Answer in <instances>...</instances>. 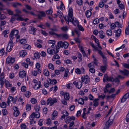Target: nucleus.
<instances>
[{
	"mask_svg": "<svg viewBox=\"0 0 129 129\" xmlns=\"http://www.w3.org/2000/svg\"><path fill=\"white\" fill-rule=\"evenodd\" d=\"M113 79L114 78L113 77L111 76H108L107 74H105L104 75V76L103 81L104 82H105L108 81L113 82Z\"/></svg>",
	"mask_w": 129,
	"mask_h": 129,
	"instance_id": "nucleus-3",
	"label": "nucleus"
},
{
	"mask_svg": "<svg viewBox=\"0 0 129 129\" xmlns=\"http://www.w3.org/2000/svg\"><path fill=\"white\" fill-rule=\"evenodd\" d=\"M9 30H6L3 31L2 33V34L3 35H4L5 37H8V36L7 35V34L9 33Z\"/></svg>",
	"mask_w": 129,
	"mask_h": 129,
	"instance_id": "nucleus-29",
	"label": "nucleus"
},
{
	"mask_svg": "<svg viewBox=\"0 0 129 129\" xmlns=\"http://www.w3.org/2000/svg\"><path fill=\"white\" fill-rule=\"evenodd\" d=\"M122 72L125 75L127 76L129 74V71L128 70H124V71H122Z\"/></svg>",
	"mask_w": 129,
	"mask_h": 129,
	"instance_id": "nucleus-45",
	"label": "nucleus"
},
{
	"mask_svg": "<svg viewBox=\"0 0 129 129\" xmlns=\"http://www.w3.org/2000/svg\"><path fill=\"white\" fill-rule=\"evenodd\" d=\"M98 53L102 57L103 59V63L104 64H105L106 63L107 59L105 56L104 55L103 52L100 50H98Z\"/></svg>",
	"mask_w": 129,
	"mask_h": 129,
	"instance_id": "nucleus-6",
	"label": "nucleus"
},
{
	"mask_svg": "<svg viewBox=\"0 0 129 129\" xmlns=\"http://www.w3.org/2000/svg\"><path fill=\"white\" fill-rule=\"evenodd\" d=\"M6 106V104L5 102H3L0 105V107L2 108H5Z\"/></svg>",
	"mask_w": 129,
	"mask_h": 129,
	"instance_id": "nucleus-46",
	"label": "nucleus"
},
{
	"mask_svg": "<svg viewBox=\"0 0 129 129\" xmlns=\"http://www.w3.org/2000/svg\"><path fill=\"white\" fill-rule=\"evenodd\" d=\"M73 84L75 85L76 87L78 89L80 88L82 86V83L81 82L78 81L77 82L76 81H75L73 82Z\"/></svg>",
	"mask_w": 129,
	"mask_h": 129,
	"instance_id": "nucleus-10",
	"label": "nucleus"
},
{
	"mask_svg": "<svg viewBox=\"0 0 129 129\" xmlns=\"http://www.w3.org/2000/svg\"><path fill=\"white\" fill-rule=\"evenodd\" d=\"M15 11L16 13L15 14H17L18 15V16H17V17H16V20L18 21H23L24 19L22 17L21 15L19 14L22 13L21 11L18 9L15 10Z\"/></svg>",
	"mask_w": 129,
	"mask_h": 129,
	"instance_id": "nucleus-4",
	"label": "nucleus"
},
{
	"mask_svg": "<svg viewBox=\"0 0 129 129\" xmlns=\"http://www.w3.org/2000/svg\"><path fill=\"white\" fill-rule=\"evenodd\" d=\"M99 22V19L98 18L95 19L93 21V23L95 24H98Z\"/></svg>",
	"mask_w": 129,
	"mask_h": 129,
	"instance_id": "nucleus-62",
	"label": "nucleus"
},
{
	"mask_svg": "<svg viewBox=\"0 0 129 129\" xmlns=\"http://www.w3.org/2000/svg\"><path fill=\"white\" fill-rule=\"evenodd\" d=\"M78 103L79 104L83 105L84 103V100L82 98H80L78 101Z\"/></svg>",
	"mask_w": 129,
	"mask_h": 129,
	"instance_id": "nucleus-38",
	"label": "nucleus"
},
{
	"mask_svg": "<svg viewBox=\"0 0 129 129\" xmlns=\"http://www.w3.org/2000/svg\"><path fill=\"white\" fill-rule=\"evenodd\" d=\"M103 66H101L100 67V69L104 73L107 68V65L106 63Z\"/></svg>",
	"mask_w": 129,
	"mask_h": 129,
	"instance_id": "nucleus-21",
	"label": "nucleus"
},
{
	"mask_svg": "<svg viewBox=\"0 0 129 129\" xmlns=\"http://www.w3.org/2000/svg\"><path fill=\"white\" fill-rule=\"evenodd\" d=\"M81 79L82 82L85 83H88L90 81V78L87 75L82 76Z\"/></svg>",
	"mask_w": 129,
	"mask_h": 129,
	"instance_id": "nucleus-9",
	"label": "nucleus"
},
{
	"mask_svg": "<svg viewBox=\"0 0 129 129\" xmlns=\"http://www.w3.org/2000/svg\"><path fill=\"white\" fill-rule=\"evenodd\" d=\"M64 97L65 99L66 100H68L69 99V94L67 93H66L64 94Z\"/></svg>",
	"mask_w": 129,
	"mask_h": 129,
	"instance_id": "nucleus-44",
	"label": "nucleus"
},
{
	"mask_svg": "<svg viewBox=\"0 0 129 129\" xmlns=\"http://www.w3.org/2000/svg\"><path fill=\"white\" fill-rule=\"evenodd\" d=\"M91 12L89 10H87L86 11L85 15L87 18L90 17L91 15Z\"/></svg>",
	"mask_w": 129,
	"mask_h": 129,
	"instance_id": "nucleus-25",
	"label": "nucleus"
},
{
	"mask_svg": "<svg viewBox=\"0 0 129 129\" xmlns=\"http://www.w3.org/2000/svg\"><path fill=\"white\" fill-rule=\"evenodd\" d=\"M77 54L78 57V61L79 62H80L82 60V55L79 52H77Z\"/></svg>",
	"mask_w": 129,
	"mask_h": 129,
	"instance_id": "nucleus-24",
	"label": "nucleus"
},
{
	"mask_svg": "<svg viewBox=\"0 0 129 129\" xmlns=\"http://www.w3.org/2000/svg\"><path fill=\"white\" fill-rule=\"evenodd\" d=\"M60 8L61 10H63L65 9L64 6L62 1L61 2V4Z\"/></svg>",
	"mask_w": 129,
	"mask_h": 129,
	"instance_id": "nucleus-51",
	"label": "nucleus"
},
{
	"mask_svg": "<svg viewBox=\"0 0 129 129\" xmlns=\"http://www.w3.org/2000/svg\"><path fill=\"white\" fill-rule=\"evenodd\" d=\"M58 88L57 86H56L54 87H52L50 89V91L53 90L54 92H55L57 90Z\"/></svg>",
	"mask_w": 129,
	"mask_h": 129,
	"instance_id": "nucleus-31",
	"label": "nucleus"
},
{
	"mask_svg": "<svg viewBox=\"0 0 129 129\" xmlns=\"http://www.w3.org/2000/svg\"><path fill=\"white\" fill-rule=\"evenodd\" d=\"M43 74L46 76H48L49 74V72L48 70L45 69L44 70Z\"/></svg>",
	"mask_w": 129,
	"mask_h": 129,
	"instance_id": "nucleus-39",
	"label": "nucleus"
},
{
	"mask_svg": "<svg viewBox=\"0 0 129 129\" xmlns=\"http://www.w3.org/2000/svg\"><path fill=\"white\" fill-rule=\"evenodd\" d=\"M31 108V106L30 104H27L26 105V109L27 110L30 111Z\"/></svg>",
	"mask_w": 129,
	"mask_h": 129,
	"instance_id": "nucleus-55",
	"label": "nucleus"
},
{
	"mask_svg": "<svg viewBox=\"0 0 129 129\" xmlns=\"http://www.w3.org/2000/svg\"><path fill=\"white\" fill-rule=\"evenodd\" d=\"M5 81H4V79L0 78V84L1 85V88H2L4 84Z\"/></svg>",
	"mask_w": 129,
	"mask_h": 129,
	"instance_id": "nucleus-40",
	"label": "nucleus"
},
{
	"mask_svg": "<svg viewBox=\"0 0 129 129\" xmlns=\"http://www.w3.org/2000/svg\"><path fill=\"white\" fill-rule=\"evenodd\" d=\"M98 53L102 57L103 59V63L104 64H105L106 63L107 59L105 56L104 55L103 52L100 50H98Z\"/></svg>",
	"mask_w": 129,
	"mask_h": 129,
	"instance_id": "nucleus-7",
	"label": "nucleus"
},
{
	"mask_svg": "<svg viewBox=\"0 0 129 129\" xmlns=\"http://www.w3.org/2000/svg\"><path fill=\"white\" fill-rule=\"evenodd\" d=\"M24 95L26 97L29 98L31 95V93L29 91H26L24 94Z\"/></svg>",
	"mask_w": 129,
	"mask_h": 129,
	"instance_id": "nucleus-34",
	"label": "nucleus"
},
{
	"mask_svg": "<svg viewBox=\"0 0 129 129\" xmlns=\"http://www.w3.org/2000/svg\"><path fill=\"white\" fill-rule=\"evenodd\" d=\"M20 127L21 129H28L26 128V125L25 124H22L21 125Z\"/></svg>",
	"mask_w": 129,
	"mask_h": 129,
	"instance_id": "nucleus-61",
	"label": "nucleus"
},
{
	"mask_svg": "<svg viewBox=\"0 0 129 129\" xmlns=\"http://www.w3.org/2000/svg\"><path fill=\"white\" fill-rule=\"evenodd\" d=\"M69 72V70L67 69H66L65 70V73L64 76V78L65 79H66L67 78V77L68 75V73Z\"/></svg>",
	"mask_w": 129,
	"mask_h": 129,
	"instance_id": "nucleus-37",
	"label": "nucleus"
},
{
	"mask_svg": "<svg viewBox=\"0 0 129 129\" xmlns=\"http://www.w3.org/2000/svg\"><path fill=\"white\" fill-rule=\"evenodd\" d=\"M73 25L75 26H78L79 25V22L78 20H74L72 22H71Z\"/></svg>",
	"mask_w": 129,
	"mask_h": 129,
	"instance_id": "nucleus-41",
	"label": "nucleus"
},
{
	"mask_svg": "<svg viewBox=\"0 0 129 129\" xmlns=\"http://www.w3.org/2000/svg\"><path fill=\"white\" fill-rule=\"evenodd\" d=\"M1 21L0 23V27H1L2 26H3L5 25L6 23V21L5 20Z\"/></svg>",
	"mask_w": 129,
	"mask_h": 129,
	"instance_id": "nucleus-57",
	"label": "nucleus"
},
{
	"mask_svg": "<svg viewBox=\"0 0 129 129\" xmlns=\"http://www.w3.org/2000/svg\"><path fill=\"white\" fill-rule=\"evenodd\" d=\"M20 56L22 57H24L26 54V52L25 50H22L20 52Z\"/></svg>",
	"mask_w": 129,
	"mask_h": 129,
	"instance_id": "nucleus-23",
	"label": "nucleus"
},
{
	"mask_svg": "<svg viewBox=\"0 0 129 129\" xmlns=\"http://www.w3.org/2000/svg\"><path fill=\"white\" fill-rule=\"evenodd\" d=\"M17 16H18V15L17 14H14L13 16H12L10 20V22L13 23V22L16 19V17H17Z\"/></svg>",
	"mask_w": 129,
	"mask_h": 129,
	"instance_id": "nucleus-18",
	"label": "nucleus"
},
{
	"mask_svg": "<svg viewBox=\"0 0 129 129\" xmlns=\"http://www.w3.org/2000/svg\"><path fill=\"white\" fill-rule=\"evenodd\" d=\"M50 29L51 31L49 32V33L51 35L57 36L62 39L66 40L69 38L68 35L67 34L63 33L58 34L56 33L55 32H57L58 30L55 26L54 27V28H50Z\"/></svg>",
	"mask_w": 129,
	"mask_h": 129,
	"instance_id": "nucleus-1",
	"label": "nucleus"
},
{
	"mask_svg": "<svg viewBox=\"0 0 129 129\" xmlns=\"http://www.w3.org/2000/svg\"><path fill=\"white\" fill-rule=\"evenodd\" d=\"M43 120L42 119H40L38 122V125L40 126H41L43 125L42 122Z\"/></svg>",
	"mask_w": 129,
	"mask_h": 129,
	"instance_id": "nucleus-56",
	"label": "nucleus"
},
{
	"mask_svg": "<svg viewBox=\"0 0 129 129\" xmlns=\"http://www.w3.org/2000/svg\"><path fill=\"white\" fill-rule=\"evenodd\" d=\"M48 67L49 69L52 70H54V66L52 63H50L49 64Z\"/></svg>",
	"mask_w": 129,
	"mask_h": 129,
	"instance_id": "nucleus-52",
	"label": "nucleus"
},
{
	"mask_svg": "<svg viewBox=\"0 0 129 129\" xmlns=\"http://www.w3.org/2000/svg\"><path fill=\"white\" fill-rule=\"evenodd\" d=\"M75 119V117L74 116H68L66 118V120L65 121V122L66 123H69L72 120H74Z\"/></svg>",
	"mask_w": 129,
	"mask_h": 129,
	"instance_id": "nucleus-12",
	"label": "nucleus"
},
{
	"mask_svg": "<svg viewBox=\"0 0 129 129\" xmlns=\"http://www.w3.org/2000/svg\"><path fill=\"white\" fill-rule=\"evenodd\" d=\"M68 15H73V10L71 8H69Z\"/></svg>",
	"mask_w": 129,
	"mask_h": 129,
	"instance_id": "nucleus-48",
	"label": "nucleus"
},
{
	"mask_svg": "<svg viewBox=\"0 0 129 129\" xmlns=\"http://www.w3.org/2000/svg\"><path fill=\"white\" fill-rule=\"evenodd\" d=\"M94 41H95V43H96L97 44V46L98 47V48L101 49H102V48L101 47L100 45V43L99 40L97 39Z\"/></svg>",
	"mask_w": 129,
	"mask_h": 129,
	"instance_id": "nucleus-43",
	"label": "nucleus"
},
{
	"mask_svg": "<svg viewBox=\"0 0 129 129\" xmlns=\"http://www.w3.org/2000/svg\"><path fill=\"white\" fill-rule=\"evenodd\" d=\"M14 35H13L12 34H11V32L9 35V37L10 40L9 41V42H10V43H13L12 40L14 38Z\"/></svg>",
	"mask_w": 129,
	"mask_h": 129,
	"instance_id": "nucleus-36",
	"label": "nucleus"
},
{
	"mask_svg": "<svg viewBox=\"0 0 129 129\" xmlns=\"http://www.w3.org/2000/svg\"><path fill=\"white\" fill-rule=\"evenodd\" d=\"M39 17L41 16L42 17H45L46 16V14L43 11H40L39 14L38 15Z\"/></svg>",
	"mask_w": 129,
	"mask_h": 129,
	"instance_id": "nucleus-32",
	"label": "nucleus"
},
{
	"mask_svg": "<svg viewBox=\"0 0 129 129\" xmlns=\"http://www.w3.org/2000/svg\"><path fill=\"white\" fill-rule=\"evenodd\" d=\"M13 98L11 96H9V97L8 98V101H7V103L8 105H9L10 102L12 101Z\"/></svg>",
	"mask_w": 129,
	"mask_h": 129,
	"instance_id": "nucleus-42",
	"label": "nucleus"
},
{
	"mask_svg": "<svg viewBox=\"0 0 129 129\" xmlns=\"http://www.w3.org/2000/svg\"><path fill=\"white\" fill-rule=\"evenodd\" d=\"M26 73L25 71L23 70L20 71L19 73V77L21 78H24L25 77Z\"/></svg>",
	"mask_w": 129,
	"mask_h": 129,
	"instance_id": "nucleus-17",
	"label": "nucleus"
},
{
	"mask_svg": "<svg viewBox=\"0 0 129 129\" xmlns=\"http://www.w3.org/2000/svg\"><path fill=\"white\" fill-rule=\"evenodd\" d=\"M18 31L17 30H16L13 29L11 32V34H12L14 35H17L18 33Z\"/></svg>",
	"mask_w": 129,
	"mask_h": 129,
	"instance_id": "nucleus-28",
	"label": "nucleus"
},
{
	"mask_svg": "<svg viewBox=\"0 0 129 129\" xmlns=\"http://www.w3.org/2000/svg\"><path fill=\"white\" fill-rule=\"evenodd\" d=\"M54 49H51L50 48L47 49V52L51 55H52L53 53H54Z\"/></svg>",
	"mask_w": 129,
	"mask_h": 129,
	"instance_id": "nucleus-20",
	"label": "nucleus"
},
{
	"mask_svg": "<svg viewBox=\"0 0 129 129\" xmlns=\"http://www.w3.org/2000/svg\"><path fill=\"white\" fill-rule=\"evenodd\" d=\"M103 34V32L102 30L100 31L99 32V37L101 39H103L105 37V36Z\"/></svg>",
	"mask_w": 129,
	"mask_h": 129,
	"instance_id": "nucleus-22",
	"label": "nucleus"
},
{
	"mask_svg": "<svg viewBox=\"0 0 129 129\" xmlns=\"http://www.w3.org/2000/svg\"><path fill=\"white\" fill-rule=\"evenodd\" d=\"M76 2L79 5L81 6L82 4L83 1L82 0H77Z\"/></svg>",
	"mask_w": 129,
	"mask_h": 129,
	"instance_id": "nucleus-64",
	"label": "nucleus"
},
{
	"mask_svg": "<svg viewBox=\"0 0 129 129\" xmlns=\"http://www.w3.org/2000/svg\"><path fill=\"white\" fill-rule=\"evenodd\" d=\"M26 8L28 10H31L32 9L31 7L28 4H26L25 5Z\"/></svg>",
	"mask_w": 129,
	"mask_h": 129,
	"instance_id": "nucleus-59",
	"label": "nucleus"
},
{
	"mask_svg": "<svg viewBox=\"0 0 129 129\" xmlns=\"http://www.w3.org/2000/svg\"><path fill=\"white\" fill-rule=\"evenodd\" d=\"M63 47H64L65 48H67L68 47L69 43L67 42H63Z\"/></svg>",
	"mask_w": 129,
	"mask_h": 129,
	"instance_id": "nucleus-53",
	"label": "nucleus"
},
{
	"mask_svg": "<svg viewBox=\"0 0 129 129\" xmlns=\"http://www.w3.org/2000/svg\"><path fill=\"white\" fill-rule=\"evenodd\" d=\"M75 72L77 74H81L80 70L78 68H76L75 69Z\"/></svg>",
	"mask_w": 129,
	"mask_h": 129,
	"instance_id": "nucleus-47",
	"label": "nucleus"
},
{
	"mask_svg": "<svg viewBox=\"0 0 129 129\" xmlns=\"http://www.w3.org/2000/svg\"><path fill=\"white\" fill-rule=\"evenodd\" d=\"M30 27V29L29 30V33L33 35H35L37 29L32 26H31Z\"/></svg>",
	"mask_w": 129,
	"mask_h": 129,
	"instance_id": "nucleus-14",
	"label": "nucleus"
},
{
	"mask_svg": "<svg viewBox=\"0 0 129 129\" xmlns=\"http://www.w3.org/2000/svg\"><path fill=\"white\" fill-rule=\"evenodd\" d=\"M40 107L38 105H36L34 107V109L36 112H38L39 110Z\"/></svg>",
	"mask_w": 129,
	"mask_h": 129,
	"instance_id": "nucleus-63",
	"label": "nucleus"
},
{
	"mask_svg": "<svg viewBox=\"0 0 129 129\" xmlns=\"http://www.w3.org/2000/svg\"><path fill=\"white\" fill-rule=\"evenodd\" d=\"M41 82L40 81H38V82L34 84V88L35 90H37L41 87Z\"/></svg>",
	"mask_w": 129,
	"mask_h": 129,
	"instance_id": "nucleus-16",
	"label": "nucleus"
},
{
	"mask_svg": "<svg viewBox=\"0 0 129 129\" xmlns=\"http://www.w3.org/2000/svg\"><path fill=\"white\" fill-rule=\"evenodd\" d=\"M35 113L34 112H33L30 115L29 118L31 121L30 122V124L31 125L33 124V122H34V123L35 124L36 123V122L34 121L33 120L35 118Z\"/></svg>",
	"mask_w": 129,
	"mask_h": 129,
	"instance_id": "nucleus-11",
	"label": "nucleus"
},
{
	"mask_svg": "<svg viewBox=\"0 0 129 129\" xmlns=\"http://www.w3.org/2000/svg\"><path fill=\"white\" fill-rule=\"evenodd\" d=\"M57 101V99L56 98H49L47 100V105L50 104V105L52 106L55 103H56Z\"/></svg>",
	"mask_w": 129,
	"mask_h": 129,
	"instance_id": "nucleus-2",
	"label": "nucleus"
},
{
	"mask_svg": "<svg viewBox=\"0 0 129 129\" xmlns=\"http://www.w3.org/2000/svg\"><path fill=\"white\" fill-rule=\"evenodd\" d=\"M15 61V59L11 56H9L6 59V62L7 64H12Z\"/></svg>",
	"mask_w": 129,
	"mask_h": 129,
	"instance_id": "nucleus-8",
	"label": "nucleus"
},
{
	"mask_svg": "<svg viewBox=\"0 0 129 129\" xmlns=\"http://www.w3.org/2000/svg\"><path fill=\"white\" fill-rule=\"evenodd\" d=\"M89 71L92 73H95V70L93 67H92L89 68Z\"/></svg>",
	"mask_w": 129,
	"mask_h": 129,
	"instance_id": "nucleus-58",
	"label": "nucleus"
},
{
	"mask_svg": "<svg viewBox=\"0 0 129 129\" xmlns=\"http://www.w3.org/2000/svg\"><path fill=\"white\" fill-rule=\"evenodd\" d=\"M2 114L3 116H5L8 114V112L6 109H4L2 111Z\"/></svg>",
	"mask_w": 129,
	"mask_h": 129,
	"instance_id": "nucleus-35",
	"label": "nucleus"
},
{
	"mask_svg": "<svg viewBox=\"0 0 129 129\" xmlns=\"http://www.w3.org/2000/svg\"><path fill=\"white\" fill-rule=\"evenodd\" d=\"M116 32L115 36L117 37H119L121 35V30L120 29H118L117 30H115Z\"/></svg>",
	"mask_w": 129,
	"mask_h": 129,
	"instance_id": "nucleus-19",
	"label": "nucleus"
},
{
	"mask_svg": "<svg viewBox=\"0 0 129 129\" xmlns=\"http://www.w3.org/2000/svg\"><path fill=\"white\" fill-rule=\"evenodd\" d=\"M19 41L20 43L22 44H25L26 42V40L24 39H22L20 40Z\"/></svg>",
	"mask_w": 129,
	"mask_h": 129,
	"instance_id": "nucleus-49",
	"label": "nucleus"
},
{
	"mask_svg": "<svg viewBox=\"0 0 129 129\" xmlns=\"http://www.w3.org/2000/svg\"><path fill=\"white\" fill-rule=\"evenodd\" d=\"M116 26H117L119 28H121L122 27L121 25L118 22H115Z\"/></svg>",
	"mask_w": 129,
	"mask_h": 129,
	"instance_id": "nucleus-50",
	"label": "nucleus"
},
{
	"mask_svg": "<svg viewBox=\"0 0 129 129\" xmlns=\"http://www.w3.org/2000/svg\"><path fill=\"white\" fill-rule=\"evenodd\" d=\"M13 6L14 8H16L19 6H21V4L18 3H12Z\"/></svg>",
	"mask_w": 129,
	"mask_h": 129,
	"instance_id": "nucleus-30",
	"label": "nucleus"
},
{
	"mask_svg": "<svg viewBox=\"0 0 129 129\" xmlns=\"http://www.w3.org/2000/svg\"><path fill=\"white\" fill-rule=\"evenodd\" d=\"M7 18L6 16L3 14H2L0 12V21H2Z\"/></svg>",
	"mask_w": 129,
	"mask_h": 129,
	"instance_id": "nucleus-27",
	"label": "nucleus"
},
{
	"mask_svg": "<svg viewBox=\"0 0 129 129\" xmlns=\"http://www.w3.org/2000/svg\"><path fill=\"white\" fill-rule=\"evenodd\" d=\"M63 42L62 41H60V42H58L57 43V46H58V47L59 48H63Z\"/></svg>",
	"mask_w": 129,
	"mask_h": 129,
	"instance_id": "nucleus-33",
	"label": "nucleus"
},
{
	"mask_svg": "<svg viewBox=\"0 0 129 129\" xmlns=\"http://www.w3.org/2000/svg\"><path fill=\"white\" fill-rule=\"evenodd\" d=\"M64 18L66 23L68 24H69V21L71 22L74 20L73 15H68V16L64 17Z\"/></svg>",
	"mask_w": 129,
	"mask_h": 129,
	"instance_id": "nucleus-5",
	"label": "nucleus"
},
{
	"mask_svg": "<svg viewBox=\"0 0 129 129\" xmlns=\"http://www.w3.org/2000/svg\"><path fill=\"white\" fill-rule=\"evenodd\" d=\"M78 29L80 31H83L84 30V29L83 27L81 26V25H79V24L77 26Z\"/></svg>",
	"mask_w": 129,
	"mask_h": 129,
	"instance_id": "nucleus-60",
	"label": "nucleus"
},
{
	"mask_svg": "<svg viewBox=\"0 0 129 129\" xmlns=\"http://www.w3.org/2000/svg\"><path fill=\"white\" fill-rule=\"evenodd\" d=\"M46 14L47 15H51L53 13L52 9L51 8L50 9L46 11Z\"/></svg>",
	"mask_w": 129,
	"mask_h": 129,
	"instance_id": "nucleus-26",
	"label": "nucleus"
},
{
	"mask_svg": "<svg viewBox=\"0 0 129 129\" xmlns=\"http://www.w3.org/2000/svg\"><path fill=\"white\" fill-rule=\"evenodd\" d=\"M90 44L91 46L93 48H94L95 50H97L98 51V50H99L98 49V48L95 46L94 44H93V43H92V42L90 43Z\"/></svg>",
	"mask_w": 129,
	"mask_h": 129,
	"instance_id": "nucleus-54",
	"label": "nucleus"
},
{
	"mask_svg": "<svg viewBox=\"0 0 129 129\" xmlns=\"http://www.w3.org/2000/svg\"><path fill=\"white\" fill-rule=\"evenodd\" d=\"M13 43L9 42L6 48V51L8 52L11 51L13 48Z\"/></svg>",
	"mask_w": 129,
	"mask_h": 129,
	"instance_id": "nucleus-13",
	"label": "nucleus"
},
{
	"mask_svg": "<svg viewBox=\"0 0 129 129\" xmlns=\"http://www.w3.org/2000/svg\"><path fill=\"white\" fill-rule=\"evenodd\" d=\"M49 83L52 84H55L57 83V80L55 79L51 80L50 78H48L47 80Z\"/></svg>",
	"mask_w": 129,
	"mask_h": 129,
	"instance_id": "nucleus-15",
	"label": "nucleus"
}]
</instances>
